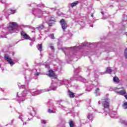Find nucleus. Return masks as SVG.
I'll list each match as a JSON object with an SVG mask.
<instances>
[{"instance_id": "32", "label": "nucleus", "mask_w": 127, "mask_h": 127, "mask_svg": "<svg viewBox=\"0 0 127 127\" xmlns=\"http://www.w3.org/2000/svg\"><path fill=\"white\" fill-rule=\"evenodd\" d=\"M46 68H49V64H45Z\"/></svg>"}, {"instance_id": "39", "label": "nucleus", "mask_w": 127, "mask_h": 127, "mask_svg": "<svg viewBox=\"0 0 127 127\" xmlns=\"http://www.w3.org/2000/svg\"><path fill=\"white\" fill-rule=\"evenodd\" d=\"M0 91H2V89L0 88Z\"/></svg>"}, {"instance_id": "43", "label": "nucleus", "mask_w": 127, "mask_h": 127, "mask_svg": "<svg viewBox=\"0 0 127 127\" xmlns=\"http://www.w3.org/2000/svg\"><path fill=\"white\" fill-rule=\"evenodd\" d=\"M107 19V18H104V19Z\"/></svg>"}, {"instance_id": "17", "label": "nucleus", "mask_w": 127, "mask_h": 127, "mask_svg": "<svg viewBox=\"0 0 127 127\" xmlns=\"http://www.w3.org/2000/svg\"><path fill=\"white\" fill-rule=\"evenodd\" d=\"M87 118L88 119V120H90V121H93V115L91 114H89L88 116H87Z\"/></svg>"}, {"instance_id": "8", "label": "nucleus", "mask_w": 127, "mask_h": 127, "mask_svg": "<svg viewBox=\"0 0 127 127\" xmlns=\"http://www.w3.org/2000/svg\"><path fill=\"white\" fill-rule=\"evenodd\" d=\"M21 35L24 37L25 39H29L30 40H31V39L29 37V36L26 33H25L24 31L21 32Z\"/></svg>"}, {"instance_id": "5", "label": "nucleus", "mask_w": 127, "mask_h": 127, "mask_svg": "<svg viewBox=\"0 0 127 127\" xmlns=\"http://www.w3.org/2000/svg\"><path fill=\"white\" fill-rule=\"evenodd\" d=\"M102 105L105 109H109L110 107V100L108 98L102 99Z\"/></svg>"}, {"instance_id": "4", "label": "nucleus", "mask_w": 127, "mask_h": 127, "mask_svg": "<svg viewBox=\"0 0 127 127\" xmlns=\"http://www.w3.org/2000/svg\"><path fill=\"white\" fill-rule=\"evenodd\" d=\"M33 14L37 17L40 18L42 16V11L39 9H33L32 10Z\"/></svg>"}, {"instance_id": "41", "label": "nucleus", "mask_w": 127, "mask_h": 127, "mask_svg": "<svg viewBox=\"0 0 127 127\" xmlns=\"http://www.w3.org/2000/svg\"><path fill=\"white\" fill-rule=\"evenodd\" d=\"M101 13H102V14H104V13H103V12H102Z\"/></svg>"}, {"instance_id": "2", "label": "nucleus", "mask_w": 127, "mask_h": 127, "mask_svg": "<svg viewBox=\"0 0 127 127\" xmlns=\"http://www.w3.org/2000/svg\"><path fill=\"white\" fill-rule=\"evenodd\" d=\"M9 32L13 33V32H17L18 31V24L16 22H11L9 23L8 27Z\"/></svg>"}, {"instance_id": "36", "label": "nucleus", "mask_w": 127, "mask_h": 127, "mask_svg": "<svg viewBox=\"0 0 127 127\" xmlns=\"http://www.w3.org/2000/svg\"><path fill=\"white\" fill-rule=\"evenodd\" d=\"M98 104H99V105H101V101H99L98 102Z\"/></svg>"}, {"instance_id": "35", "label": "nucleus", "mask_w": 127, "mask_h": 127, "mask_svg": "<svg viewBox=\"0 0 127 127\" xmlns=\"http://www.w3.org/2000/svg\"><path fill=\"white\" fill-rule=\"evenodd\" d=\"M19 119H20L21 121H23V120H22V117L21 116H19Z\"/></svg>"}, {"instance_id": "13", "label": "nucleus", "mask_w": 127, "mask_h": 127, "mask_svg": "<svg viewBox=\"0 0 127 127\" xmlns=\"http://www.w3.org/2000/svg\"><path fill=\"white\" fill-rule=\"evenodd\" d=\"M78 3H79V1H75L70 4V6L71 7H74V6H76V5H77V4H78Z\"/></svg>"}, {"instance_id": "25", "label": "nucleus", "mask_w": 127, "mask_h": 127, "mask_svg": "<svg viewBox=\"0 0 127 127\" xmlns=\"http://www.w3.org/2000/svg\"><path fill=\"white\" fill-rule=\"evenodd\" d=\"M18 86H19L20 89H25V85H22L20 86L19 84H18Z\"/></svg>"}, {"instance_id": "27", "label": "nucleus", "mask_w": 127, "mask_h": 127, "mask_svg": "<svg viewBox=\"0 0 127 127\" xmlns=\"http://www.w3.org/2000/svg\"><path fill=\"white\" fill-rule=\"evenodd\" d=\"M50 38L52 39H55V37H54V34H51L50 35Z\"/></svg>"}, {"instance_id": "14", "label": "nucleus", "mask_w": 127, "mask_h": 127, "mask_svg": "<svg viewBox=\"0 0 127 127\" xmlns=\"http://www.w3.org/2000/svg\"><path fill=\"white\" fill-rule=\"evenodd\" d=\"M8 14H13L14 13H15L16 12V10L14 9H11V10H8Z\"/></svg>"}, {"instance_id": "37", "label": "nucleus", "mask_w": 127, "mask_h": 127, "mask_svg": "<svg viewBox=\"0 0 127 127\" xmlns=\"http://www.w3.org/2000/svg\"><path fill=\"white\" fill-rule=\"evenodd\" d=\"M91 17H94V15H93V14H92L91 15Z\"/></svg>"}, {"instance_id": "28", "label": "nucleus", "mask_w": 127, "mask_h": 127, "mask_svg": "<svg viewBox=\"0 0 127 127\" xmlns=\"http://www.w3.org/2000/svg\"><path fill=\"white\" fill-rule=\"evenodd\" d=\"M50 9H51V10H52V11H55V10H56V8H55V7L51 8Z\"/></svg>"}, {"instance_id": "12", "label": "nucleus", "mask_w": 127, "mask_h": 127, "mask_svg": "<svg viewBox=\"0 0 127 127\" xmlns=\"http://www.w3.org/2000/svg\"><path fill=\"white\" fill-rule=\"evenodd\" d=\"M67 82H68V80L64 79V80H61L60 83L61 85H67Z\"/></svg>"}, {"instance_id": "19", "label": "nucleus", "mask_w": 127, "mask_h": 127, "mask_svg": "<svg viewBox=\"0 0 127 127\" xmlns=\"http://www.w3.org/2000/svg\"><path fill=\"white\" fill-rule=\"evenodd\" d=\"M37 49L39 51L41 52V51L42 50V45L39 44L37 46Z\"/></svg>"}, {"instance_id": "6", "label": "nucleus", "mask_w": 127, "mask_h": 127, "mask_svg": "<svg viewBox=\"0 0 127 127\" xmlns=\"http://www.w3.org/2000/svg\"><path fill=\"white\" fill-rule=\"evenodd\" d=\"M4 58L5 60L7 61L8 63H9L11 66H13V65H14V63L12 61L11 58L9 57L8 55H5Z\"/></svg>"}, {"instance_id": "29", "label": "nucleus", "mask_w": 127, "mask_h": 127, "mask_svg": "<svg viewBox=\"0 0 127 127\" xmlns=\"http://www.w3.org/2000/svg\"><path fill=\"white\" fill-rule=\"evenodd\" d=\"M74 50H77V49H79L80 48V46L78 47H73Z\"/></svg>"}, {"instance_id": "30", "label": "nucleus", "mask_w": 127, "mask_h": 127, "mask_svg": "<svg viewBox=\"0 0 127 127\" xmlns=\"http://www.w3.org/2000/svg\"><path fill=\"white\" fill-rule=\"evenodd\" d=\"M48 112V113H50V114L53 113V111H52V110H51V109H49Z\"/></svg>"}, {"instance_id": "33", "label": "nucleus", "mask_w": 127, "mask_h": 127, "mask_svg": "<svg viewBox=\"0 0 127 127\" xmlns=\"http://www.w3.org/2000/svg\"><path fill=\"white\" fill-rule=\"evenodd\" d=\"M113 114L114 115V116H116V115H117V112H113Z\"/></svg>"}, {"instance_id": "38", "label": "nucleus", "mask_w": 127, "mask_h": 127, "mask_svg": "<svg viewBox=\"0 0 127 127\" xmlns=\"http://www.w3.org/2000/svg\"><path fill=\"white\" fill-rule=\"evenodd\" d=\"M22 26L23 27H26V26L24 25H22Z\"/></svg>"}, {"instance_id": "9", "label": "nucleus", "mask_w": 127, "mask_h": 127, "mask_svg": "<svg viewBox=\"0 0 127 127\" xmlns=\"http://www.w3.org/2000/svg\"><path fill=\"white\" fill-rule=\"evenodd\" d=\"M48 76H49V77H51L52 78H54V79H56L57 78L56 75L54 73V71H53V70H52L49 71Z\"/></svg>"}, {"instance_id": "26", "label": "nucleus", "mask_w": 127, "mask_h": 127, "mask_svg": "<svg viewBox=\"0 0 127 127\" xmlns=\"http://www.w3.org/2000/svg\"><path fill=\"white\" fill-rule=\"evenodd\" d=\"M1 3H5L6 2V0H0Z\"/></svg>"}, {"instance_id": "3", "label": "nucleus", "mask_w": 127, "mask_h": 127, "mask_svg": "<svg viewBox=\"0 0 127 127\" xmlns=\"http://www.w3.org/2000/svg\"><path fill=\"white\" fill-rule=\"evenodd\" d=\"M27 92H28V90L25 89L24 91H23V92L19 94V93H17V97L18 98H19L20 100H21L22 101H24V97L26 96V94H27Z\"/></svg>"}, {"instance_id": "21", "label": "nucleus", "mask_w": 127, "mask_h": 127, "mask_svg": "<svg viewBox=\"0 0 127 127\" xmlns=\"http://www.w3.org/2000/svg\"><path fill=\"white\" fill-rule=\"evenodd\" d=\"M37 28L39 30H41V29H43V28H44V26H43V25H40Z\"/></svg>"}, {"instance_id": "11", "label": "nucleus", "mask_w": 127, "mask_h": 127, "mask_svg": "<svg viewBox=\"0 0 127 127\" xmlns=\"http://www.w3.org/2000/svg\"><path fill=\"white\" fill-rule=\"evenodd\" d=\"M105 73H108V74H111V73L116 74V71H115L114 70H112L111 67H108Z\"/></svg>"}, {"instance_id": "34", "label": "nucleus", "mask_w": 127, "mask_h": 127, "mask_svg": "<svg viewBox=\"0 0 127 127\" xmlns=\"http://www.w3.org/2000/svg\"><path fill=\"white\" fill-rule=\"evenodd\" d=\"M51 49L53 50V49H54V47L53 46H51Z\"/></svg>"}, {"instance_id": "40", "label": "nucleus", "mask_w": 127, "mask_h": 127, "mask_svg": "<svg viewBox=\"0 0 127 127\" xmlns=\"http://www.w3.org/2000/svg\"><path fill=\"white\" fill-rule=\"evenodd\" d=\"M70 80H73V78H70Z\"/></svg>"}, {"instance_id": "10", "label": "nucleus", "mask_w": 127, "mask_h": 127, "mask_svg": "<svg viewBox=\"0 0 127 127\" xmlns=\"http://www.w3.org/2000/svg\"><path fill=\"white\" fill-rule=\"evenodd\" d=\"M56 22V20L55 19V18H54V17L51 18L48 22L49 26H52V24H53V23H55Z\"/></svg>"}, {"instance_id": "7", "label": "nucleus", "mask_w": 127, "mask_h": 127, "mask_svg": "<svg viewBox=\"0 0 127 127\" xmlns=\"http://www.w3.org/2000/svg\"><path fill=\"white\" fill-rule=\"evenodd\" d=\"M60 23L63 30H65L67 28V22L65 21V20L62 19L60 20Z\"/></svg>"}, {"instance_id": "44", "label": "nucleus", "mask_w": 127, "mask_h": 127, "mask_svg": "<svg viewBox=\"0 0 127 127\" xmlns=\"http://www.w3.org/2000/svg\"><path fill=\"white\" fill-rule=\"evenodd\" d=\"M1 65L0 64V67L1 66Z\"/></svg>"}, {"instance_id": "18", "label": "nucleus", "mask_w": 127, "mask_h": 127, "mask_svg": "<svg viewBox=\"0 0 127 127\" xmlns=\"http://www.w3.org/2000/svg\"><path fill=\"white\" fill-rule=\"evenodd\" d=\"M113 80L114 82H115L116 83H119V82H120V80L119 79V78L117 76H115L113 78Z\"/></svg>"}, {"instance_id": "20", "label": "nucleus", "mask_w": 127, "mask_h": 127, "mask_svg": "<svg viewBox=\"0 0 127 127\" xmlns=\"http://www.w3.org/2000/svg\"><path fill=\"white\" fill-rule=\"evenodd\" d=\"M68 94L69 95V97H70V98H74V93L70 91V90L68 91Z\"/></svg>"}, {"instance_id": "23", "label": "nucleus", "mask_w": 127, "mask_h": 127, "mask_svg": "<svg viewBox=\"0 0 127 127\" xmlns=\"http://www.w3.org/2000/svg\"><path fill=\"white\" fill-rule=\"evenodd\" d=\"M124 109H127V102H125L123 106Z\"/></svg>"}, {"instance_id": "22", "label": "nucleus", "mask_w": 127, "mask_h": 127, "mask_svg": "<svg viewBox=\"0 0 127 127\" xmlns=\"http://www.w3.org/2000/svg\"><path fill=\"white\" fill-rule=\"evenodd\" d=\"M77 80H80V81H82V82H85V78L81 76H79Z\"/></svg>"}, {"instance_id": "31", "label": "nucleus", "mask_w": 127, "mask_h": 127, "mask_svg": "<svg viewBox=\"0 0 127 127\" xmlns=\"http://www.w3.org/2000/svg\"><path fill=\"white\" fill-rule=\"evenodd\" d=\"M35 76H39V75H40V73L39 72H37L36 73H35Z\"/></svg>"}, {"instance_id": "45", "label": "nucleus", "mask_w": 127, "mask_h": 127, "mask_svg": "<svg viewBox=\"0 0 127 127\" xmlns=\"http://www.w3.org/2000/svg\"><path fill=\"white\" fill-rule=\"evenodd\" d=\"M92 26V27H93V25L92 26Z\"/></svg>"}, {"instance_id": "15", "label": "nucleus", "mask_w": 127, "mask_h": 127, "mask_svg": "<svg viewBox=\"0 0 127 127\" xmlns=\"http://www.w3.org/2000/svg\"><path fill=\"white\" fill-rule=\"evenodd\" d=\"M95 96H96V97H98V96H100V89L99 88H97L95 90Z\"/></svg>"}, {"instance_id": "16", "label": "nucleus", "mask_w": 127, "mask_h": 127, "mask_svg": "<svg viewBox=\"0 0 127 127\" xmlns=\"http://www.w3.org/2000/svg\"><path fill=\"white\" fill-rule=\"evenodd\" d=\"M69 125L70 127H75V123L72 121H70L69 122Z\"/></svg>"}, {"instance_id": "24", "label": "nucleus", "mask_w": 127, "mask_h": 127, "mask_svg": "<svg viewBox=\"0 0 127 127\" xmlns=\"http://www.w3.org/2000/svg\"><path fill=\"white\" fill-rule=\"evenodd\" d=\"M41 124H42L43 125H45L46 124V123H47V122L45 120H41Z\"/></svg>"}, {"instance_id": "42", "label": "nucleus", "mask_w": 127, "mask_h": 127, "mask_svg": "<svg viewBox=\"0 0 127 127\" xmlns=\"http://www.w3.org/2000/svg\"><path fill=\"white\" fill-rule=\"evenodd\" d=\"M26 123H24L23 125H26Z\"/></svg>"}, {"instance_id": "1", "label": "nucleus", "mask_w": 127, "mask_h": 127, "mask_svg": "<svg viewBox=\"0 0 127 127\" xmlns=\"http://www.w3.org/2000/svg\"><path fill=\"white\" fill-rule=\"evenodd\" d=\"M51 90H53V91H54V90H56V87L51 84L50 87V89H46L40 90H37L36 91L34 90V89H32L31 90H28V92H30L32 96H36V95H39V94H41V93H44V92H49V91H51Z\"/></svg>"}]
</instances>
